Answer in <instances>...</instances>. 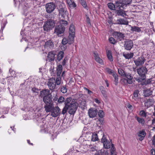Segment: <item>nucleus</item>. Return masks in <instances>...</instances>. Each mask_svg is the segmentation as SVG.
Wrapping results in <instances>:
<instances>
[{"label":"nucleus","mask_w":155,"mask_h":155,"mask_svg":"<svg viewBox=\"0 0 155 155\" xmlns=\"http://www.w3.org/2000/svg\"><path fill=\"white\" fill-rule=\"evenodd\" d=\"M108 8L111 10L114 11L116 16H120L124 17L126 15L124 11L125 5L124 4L121 0H116L114 3L109 2L107 4Z\"/></svg>","instance_id":"nucleus-1"},{"label":"nucleus","mask_w":155,"mask_h":155,"mask_svg":"<svg viewBox=\"0 0 155 155\" xmlns=\"http://www.w3.org/2000/svg\"><path fill=\"white\" fill-rule=\"evenodd\" d=\"M71 97L67 98L65 100V106L62 111V114H64L69 109L68 113L71 115H74L77 110L78 104L76 102L71 101Z\"/></svg>","instance_id":"nucleus-2"},{"label":"nucleus","mask_w":155,"mask_h":155,"mask_svg":"<svg viewBox=\"0 0 155 155\" xmlns=\"http://www.w3.org/2000/svg\"><path fill=\"white\" fill-rule=\"evenodd\" d=\"M54 20L52 19H48L44 23L43 26L44 30L48 31L53 28L55 25Z\"/></svg>","instance_id":"nucleus-3"},{"label":"nucleus","mask_w":155,"mask_h":155,"mask_svg":"<svg viewBox=\"0 0 155 155\" xmlns=\"http://www.w3.org/2000/svg\"><path fill=\"white\" fill-rule=\"evenodd\" d=\"M55 8V4L53 2L48 3L45 5L46 11L48 14H51L52 12Z\"/></svg>","instance_id":"nucleus-4"},{"label":"nucleus","mask_w":155,"mask_h":155,"mask_svg":"<svg viewBox=\"0 0 155 155\" xmlns=\"http://www.w3.org/2000/svg\"><path fill=\"white\" fill-rule=\"evenodd\" d=\"M137 72L140 77L143 78V79H146V74L147 72V70L146 67H142L137 69Z\"/></svg>","instance_id":"nucleus-5"},{"label":"nucleus","mask_w":155,"mask_h":155,"mask_svg":"<svg viewBox=\"0 0 155 155\" xmlns=\"http://www.w3.org/2000/svg\"><path fill=\"white\" fill-rule=\"evenodd\" d=\"M65 27L62 25H58L56 26L54 30V33L58 36H61L65 31Z\"/></svg>","instance_id":"nucleus-6"},{"label":"nucleus","mask_w":155,"mask_h":155,"mask_svg":"<svg viewBox=\"0 0 155 155\" xmlns=\"http://www.w3.org/2000/svg\"><path fill=\"white\" fill-rule=\"evenodd\" d=\"M47 85L50 90H52L54 89L56 86L55 78H51L49 79Z\"/></svg>","instance_id":"nucleus-7"},{"label":"nucleus","mask_w":155,"mask_h":155,"mask_svg":"<svg viewBox=\"0 0 155 155\" xmlns=\"http://www.w3.org/2000/svg\"><path fill=\"white\" fill-rule=\"evenodd\" d=\"M133 46V43L132 40L128 39L124 41V46L126 50H130Z\"/></svg>","instance_id":"nucleus-8"},{"label":"nucleus","mask_w":155,"mask_h":155,"mask_svg":"<svg viewBox=\"0 0 155 155\" xmlns=\"http://www.w3.org/2000/svg\"><path fill=\"white\" fill-rule=\"evenodd\" d=\"M98 113L97 110L95 108H91L89 109L88 114L90 118H93L95 117Z\"/></svg>","instance_id":"nucleus-9"},{"label":"nucleus","mask_w":155,"mask_h":155,"mask_svg":"<svg viewBox=\"0 0 155 155\" xmlns=\"http://www.w3.org/2000/svg\"><path fill=\"white\" fill-rule=\"evenodd\" d=\"M145 60L143 57H140L137 59H134V61L135 64L137 66H138L142 65L144 63Z\"/></svg>","instance_id":"nucleus-10"},{"label":"nucleus","mask_w":155,"mask_h":155,"mask_svg":"<svg viewBox=\"0 0 155 155\" xmlns=\"http://www.w3.org/2000/svg\"><path fill=\"white\" fill-rule=\"evenodd\" d=\"M60 109L58 107H54L52 110L51 111V115L53 117H56L60 114Z\"/></svg>","instance_id":"nucleus-11"},{"label":"nucleus","mask_w":155,"mask_h":155,"mask_svg":"<svg viewBox=\"0 0 155 155\" xmlns=\"http://www.w3.org/2000/svg\"><path fill=\"white\" fill-rule=\"evenodd\" d=\"M101 141L103 143L104 146L106 149H108L110 147V143L104 137V134L101 139Z\"/></svg>","instance_id":"nucleus-12"},{"label":"nucleus","mask_w":155,"mask_h":155,"mask_svg":"<svg viewBox=\"0 0 155 155\" xmlns=\"http://www.w3.org/2000/svg\"><path fill=\"white\" fill-rule=\"evenodd\" d=\"M51 94L49 89H45L42 90L40 91L39 96L43 98L45 97L48 96Z\"/></svg>","instance_id":"nucleus-13"},{"label":"nucleus","mask_w":155,"mask_h":155,"mask_svg":"<svg viewBox=\"0 0 155 155\" xmlns=\"http://www.w3.org/2000/svg\"><path fill=\"white\" fill-rule=\"evenodd\" d=\"M52 96L51 95L48 96H46L43 98V101L45 104H50L51 103H53L52 101Z\"/></svg>","instance_id":"nucleus-14"},{"label":"nucleus","mask_w":155,"mask_h":155,"mask_svg":"<svg viewBox=\"0 0 155 155\" xmlns=\"http://www.w3.org/2000/svg\"><path fill=\"white\" fill-rule=\"evenodd\" d=\"M53 103L50 104H46L45 105L44 107L46 112H51L54 107Z\"/></svg>","instance_id":"nucleus-15"},{"label":"nucleus","mask_w":155,"mask_h":155,"mask_svg":"<svg viewBox=\"0 0 155 155\" xmlns=\"http://www.w3.org/2000/svg\"><path fill=\"white\" fill-rule=\"evenodd\" d=\"M129 22L127 20L120 18L118 19L115 21V24L121 25H128Z\"/></svg>","instance_id":"nucleus-16"},{"label":"nucleus","mask_w":155,"mask_h":155,"mask_svg":"<svg viewBox=\"0 0 155 155\" xmlns=\"http://www.w3.org/2000/svg\"><path fill=\"white\" fill-rule=\"evenodd\" d=\"M114 35L115 38H117V39L120 41H121L124 40V36L123 33L117 31L114 32Z\"/></svg>","instance_id":"nucleus-17"},{"label":"nucleus","mask_w":155,"mask_h":155,"mask_svg":"<svg viewBox=\"0 0 155 155\" xmlns=\"http://www.w3.org/2000/svg\"><path fill=\"white\" fill-rule=\"evenodd\" d=\"M55 51H52L48 52V57L49 61L51 62L54 61L55 59Z\"/></svg>","instance_id":"nucleus-18"},{"label":"nucleus","mask_w":155,"mask_h":155,"mask_svg":"<svg viewBox=\"0 0 155 155\" xmlns=\"http://www.w3.org/2000/svg\"><path fill=\"white\" fill-rule=\"evenodd\" d=\"M94 155H109V153L107 150L101 149L98 150Z\"/></svg>","instance_id":"nucleus-19"},{"label":"nucleus","mask_w":155,"mask_h":155,"mask_svg":"<svg viewBox=\"0 0 155 155\" xmlns=\"http://www.w3.org/2000/svg\"><path fill=\"white\" fill-rule=\"evenodd\" d=\"M126 77L127 80V83L129 84H131L133 83L132 79L133 77L132 76L131 74L130 73H127L125 74L124 76Z\"/></svg>","instance_id":"nucleus-20"},{"label":"nucleus","mask_w":155,"mask_h":155,"mask_svg":"<svg viewBox=\"0 0 155 155\" xmlns=\"http://www.w3.org/2000/svg\"><path fill=\"white\" fill-rule=\"evenodd\" d=\"M44 46L45 48H52L54 46V43L51 40H48L45 42Z\"/></svg>","instance_id":"nucleus-21"},{"label":"nucleus","mask_w":155,"mask_h":155,"mask_svg":"<svg viewBox=\"0 0 155 155\" xmlns=\"http://www.w3.org/2000/svg\"><path fill=\"white\" fill-rule=\"evenodd\" d=\"M59 15L63 18H64L65 16H67L68 15V13L67 10L66 8L63 10L61 9V10L59 11Z\"/></svg>","instance_id":"nucleus-22"},{"label":"nucleus","mask_w":155,"mask_h":155,"mask_svg":"<svg viewBox=\"0 0 155 155\" xmlns=\"http://www.w3.org/2000/svg\"><path fill=\"white\" fill-rule=\"evenodd\" d=\"M146 135V133L144 131H140L138 133V136L140 137L139 140L140 141H142L144 139V137Z\"/></svg>","instance_id":"nucleus-23"},{"label":"nucleus","mask_w":155,"mask_h":155,"mask_svg":"<svg viewBox=\"0 0 155 155\" xmlns=\"http://www.w3.org/2000/svg\"><path fill=\"white\" fill-rule=\"evenodd\" d=\"M64 56V52L62 51H60L58 55L57 59H56V61L57 62L60 61L63 58Z\"/></svg>","instance_id":"nucleus-24"},{"label":"nucleus","mask_w":155,"mask_h":155,"mask_svg":"<svg viewBox=\"0 0 155 155\" xmlns=\"http://www.w3.org/2000/svg\"><path fill=\"white\" fill-rule=\"evenodd\" d=\"M143 93L144 97H147L152 95V91L150 89L144 90Z\"/></svg>","instance_id":"nucleus-25"},{"label":"nucleus","mask_w":155,"mask_h":155,"mask_svg":"<svg viewBox=\"0 0 155 155\" xmlns=\"http://www.w3.org/2000/svg\"><path fill=\"white\" fill-rule=\"evenodd\" d=\"M69 35L68 36V39L69 41V45H71L74 42V37L75 34L73 33H69Z\"/></svg>","instance_id":"nucleus-26"},{"label":"nucleus","mask_w":155,"mask_h":155,"mask_svg":"<svg viewBox=\"0 0 155 155\" xmlns=\"http://www.w3.org/2000/svg\"><path fill=\"white\" fill-rule=\"evenodd\" d=\"M99 89L101 93L104 97H107V92L104 87L101 86L99 87Z\"/></svg>","instance_id":"nucleus-27"},{"label":"nucleus","mask_w":155,"mask_h":155,"mask_svg":"<svg viewBox=\"0 0 155 155\" xmlns=\"http://www.w3.org/2000/svg\"><path fill=\"white\" fill-rule=\"evenodd\" d=\"M153 101L152 99H149L147 100L145 103V106L147 107H150L153 104Z\"/></svg>","instance_id":"nucleus-28"},{"label":"nucleus","mask_w":155,"mask_h":155,"mask_svg":"<svg viewBox=\"0 0 155 155\" xmlns=\"http://www.w3.org/2000/svg\"><path fill=\"white\" fill-rule=\"evenodd\" d=\"M62 67L61 65L59 64L57 67V69L56 70V74L57 76H61V73L62 71Z\"/></svg>","instance_id":"nucleus-29"},{"label":"nucleus","mask_w":155,"mask_h":155,"mask_svg":"<svg viewBox=\"0 0 155 155\" xmlns=\"http://www.w3.org/2000/svg\"><path fill=\"white\" fill-rule=\"evenodd\" d=\"M110 155H117V152L116 151V149L114 147V144L112 143L111 147L110 149Z\"/></svg>","instance_id":"nucleus-30"},{"label":"nucleus","mask_w":155,"mask_h":155,"mask_svg":"<svg viewBox=\"0 0 155 155\" xmlns=\"http://www.w3.org/2000/svg\"><path fill=\"white\" fill-rule=\"evenodd\" d=\"M141 28H139L136 26H131V30L133 32L135 31L137 32H140L141 31Z\"/></svg>","instance_id":"nucleus-31"},{"label":"nucleus","mask_w":155,"mask_h":155,"mask_svg":"<svg viewBox=\"0 0 155 155\" xmlns=\"http://www.w3.org/2000/svg\"><path fill=\"white\" fill-rule=\"evenodd\" d=\"M123 56L126 59H129L133 58L134 56V53H130L127 54L123 53Z\"/></svg>","instance_id":"nucleus-32"},{"label":"nucleus","mask_w":155,"mask_h":155,"mask_svg":"<svg viewBox=\"0 0 155 155\" xmlns=\"http://www.w3.org/2000/svg\"><path fill=\"white\" fill-rule=\"evenodd\" d=\"M66 8L64 3L61 2H60L59 3L58 8V11L61 10V9L63 10L64 9Z\"/></svg>","instance_id":"nucleus-33"},{"label":"nucleus","mask_w":155,"mask_h":155,"mask_svg":"<svg viewBox=\"0 0 155 155\" xmlns=\"http://www.w3.org/2000/svg\"><path fill=\"white\" fill-rule=\"evenodd\" d=\"M112 76H113L114 79V84L115 85H117L118 84V76L116 73L113 74Z\"/></svg>","instance_id":"nucleus-34"},{"label":"nucleus","mask_w":155,"mask_h":155,"mask_svg":"<svg viewBox=\"0 0 155 155\" xmlns=\"http://www.w3.org/2000/svg\"><path fill=\"white\" fill-rule=\"evenodd\" d=\"M107 57L109 60L110 61H113V58H112V56L111 52L110 51H108L107 52Z\"/></svg>","instance_id":"nucleus-35"},{"label":"nucleus","mask_w":155,"mask_h":155,"mask_svg":"<svg viewBox=\"0 0 155 155\" xmlns=\"http://www.w3.org/2000/svg\"><path fill=\"white\" fill-rule=\"evenodd\" d=\"M75 29L74 26L73 25H71L69 30V33L75 34Z\"/></svg>","instance_id":"nucleus-36"},{"label":"nucleus","mask_w":155,"mask_h":155,"mask_svg":"<svg viewBox=\"0 0 155 155\" xmlns=\"http://www.w3.org/2000/svg\"><path fill=\"white\" fill-rule=\"evenodd\" d=\"M98 138L96 134H93L92 136L91 140L93 141H95L98 140Z\"/></svg>","instance_id":"nucleus-37"},{"label":"nucleus","mask_w":155,"mask_h":155,"mask_svg":"<svg viewBox=\"0 0 155 155\" xmlns=\"http://www.w3.org/2000/svg\"><path fill=\"white\" fill-rule=\"evenodd\" d=\"M118 72L119 74L123 77H124L125 75V74H126L127 73H125L124 70L121 68L118 69Z\"/></svg>","instance_id":"nucleus-38"},{"label":"nucleus","mask_w":155,"mask_h":155,"mask_svg":"<svg viewBox=\"0 0 155 155\" xmlns=\"http://www.w3.org/2000/svg\"><path fill=\"white\" fill-rule=\"evenodd\" d=\"M132 0H123V1H121L125 5V6L124 7V9L125 7L127 6V5L130 4L132 2Z\"/></svg>","instance_id":"nucleus-39"},{"label":"nucleus","mask_w":155,"mask_h":155,"mask_svg":"<svg viewBox=\"0 0 155 155\" xmlns=\"http://www.w3.org/2000/svg\"><path fill=\"white\" fill-rule=\"evenodd\" d=\"M137 120L139 123L141 124H143L145 123V120L143 118L137 117Z\"/></svg>","instance_id":"nucleus-40"},{"label":"nucleus","mask_w":155,"mask_h":155,"mask_svg":"<svg viewBox=\"0 0 155 155\" xmlns=\"http://www.w3.org/2000/svg\"><path fill=\"white\" fill-rule=\"evenodd\" d=\"M69 41L68 39H67L65 38H64L62 39V44L63 45H64L67 43H68V44H69Z\"/></svg>","instance_id":"nucleus-41"},{"label":"nucleus","mask_w":155,"mask_h":155,"mask_svg":"<svg viewBox=\"0 0 155 155\" xmlns=\"http://www.w3.org/2000/svg\"><path fill=\"white\" fill-rule=\"evenodd\" d=\"M79 2L84 8L87 9V5L84 0H81Z\"/></svg>","instance_id":"nucleus-42"},{"label":"nucleus","mask_w":155,"mask_h":155,"mask_svg":"<svg viewBox=\"0 0 155 155\" xmlns=\"http://www.w3.org/2000/svg\"><path fill=\"white\" fill-rule=\"evenodd\" d=\"M61 91L63 93H65L67 92V89L65 85L61 86Z\"/></svg>","instance_id":"nucleus-43"},{"label":"nucleus","mask_w":155,"mask_h":155,"mask_svg":"<svg viewBox=\"0 0 155 155\" xmlns=\"http://www.w3.org/2000/svg\"><path fill=\"white\" fill-rule=\"evenodd\" d=\"M147 113L144 110H141L140 111L139 114L141 117H146L147 116Z\"/></svg>","instance_id":"nucleus-44"},{"label":"nucleus","mask_w":155,"mask_h":155,"mask_svg":"<svg viewBox=\"0 0 155 155\" xmlns=\"http://www.w3.org/2000/svg\"><path fill=\"white\" fill-rule=\"evenodd\" d=\"M68 22L67 21L62 20L60 21L59 25H62V26L65 27V26H66Z\"/></svg>","instance_id":"nucleus-45"},{"label":"nucleus","mask_w":155,"mask_h":155,"mask_svg":"<svg viewBox=\"0 0 155 155\" xmlns=\"http://www.w3.org/2000/svg\"><path fill=\"white\" fill-rule=\"evenodd\" d=\"M65 101L64 98L62 96H61L58 99V102L59 103H61L64 102H65Z\"/></svg>","instance_id":"nucleus-46"},{"label":"nucleus","mask_w":155,"mask_h":155,"mask_svg":"<svg viewBox=\"0 0 155 155\" xmlns=\"http://www.w3.org/2000/svg\"><path fill=\"white\" fill-rule=\"evenodd\" d=\"M139 92V91L137 90L134 91V97L137 98L138 97Z\"/></svg>","instance_id":"nucleus-47"},{"label":"nucleus","mask_w":155,"mask_h":155,"mask_svg":"<svg viewBox=\"0 0 155 155\" xmlns=\"http://www.w3.org/2000/svg\"><path fill=\"white\" fill-rule=\"evenodd\" d=\"M106 70L109 74H111L112 75L115 73L113 70L108 68L106 69Z\"/></svg>","instance_id":"nucleus-48"},{"label":"nucleus","mask_w":155,"mask_h":155,"mask_svg":"<svg viewBox=\"0 0 155 155\" xmlns=\"http://www.w3.org/2000/svg\"><path fill=\"white\" fill-rule=\"evenodd\" d=\"M109 40L110 43L111 44H114L116 43V41L113 38L110 37L109 38Z\"/></svg>","instance_id":"nucleus-49"},{"label":"nucleus","mask_w":155,"mask_h":155,"mask_svg":"<svg viewBox=\"0 0 155 155\" xmlns=\"http://www.w3.org/2000/svg\"><path fill=\"white\" fill-rule=\"evenodd\" d=\"M98 114L99 116L101 117V118H102L104 117V113L103 110H99Z\"/></svg>","instance_id":"nucleus-50"},{"label":"nucleus","mask_w":155,"mask_h":155,"mask_svg":"<svg viewBox=\"0 0 155 155\" xmlns=\"http://www.w3.org/2000/svg\"><path fill=\"white\" fill-rule=\"evenodd\" d=\"M50 14L48 15H46L45 16V17H46L48 18V19H52L54 20V17L53 16V15L52 14Z\"/></svg>","instance_id":"nucleus-51"},{"label":"nucleus","mask_w":155,"mask_h":155,"mask_svg":"<svg viewBox=\"0 0 155 155\" xmlns=\"http://www.w3.org/2000/svg\"><path fill=\"white\" fill-rule=\"evenodd\" d=\"M81 107L82 108H84L86 106L85 102L84 101H82L80 104Z\"/></svg>","instance_id":"nucleus-52"},{"label":"nucleus","mask_w":155,"mask_h":155,"mask_svg":"<svg viewBox=\"0 0 155 155\" xmlns=\"http://www.w3.org/2000/svg\"><path fill=\"white\" fill-rule=\"evenodd\" d=\"M94 57L95 60H97V59H98L99 58H100L99 57L98 54L97 52H94Z\"/></svg>","instance_id":"nucleus-53"},{"label":"nucleus","mask_w":155,"mask_h":155,"mask_svg":"<svg viewBox=\"0 0 155 155\" xmlns=\"http://www.w3.org/2000/svg\"><path fill=\"white\" fill-rule=\"evenodd\" d=\"M143 78H142V77H140V78H135V80L138 82H141L143 81H144L145 80V79H143Z\"/></svg>","instance_id":"nucleus-54"},{"label":"nucleus","mask_w":155,"mask_h":155,"mask_svg":"<svg viewBox=\"0 0 155 155\" xmlns=\"http://www.w3.org/2000/svg\"><path fill=\"white\" fill-rule=\"evenodd\" d=\"M95 61H96V62H97L99 64H103V61L100 58L97 59V60H95Z\"/></svg>","instance_id":"nucleus-55"},{"label":"nucleus","mask_w":155,"mask_h":155,"mask_svg":"<svg viewBox=\"0 0 155 155\" xmlns=\"http://www.w3.org/2000/svg\"><path fill=\"white\" fill-rule=\"evenodd\" d=\"M86 21H87V24L90 25H91V23L90 22V18L88 16H87V15H86Z\"/></svg>","instance_id":"nucleus-56"},{"label":"nucleus","mask_w":155,"mask_h":155,"mask_svg":"<svg viewBox=\"0 0 155 155\" xmlns=\"http://www.w3.org/2000/svg\"><path fill=\"white\" fill-rule=\"evenodd\" d=\"M69 5L70 7L72 8H74L76 6L75 3L74 2H72V3H71Z\"/></svg>","instance_id":"nucleus-57"},{"label":"nucleus","mask_w":155,"mask_h":155,"mask_svg":"<svg viewBox=\"0 0 155 155\" xmlns=\"http://www.w3.org/2000/svg\"><path fill=\"white\" fill-rule=\"evenodd\" d=\"M121 81L122 82H123L124 84H128L127 83V79L126 78H123L121 79Z\"/></svg>","instance_id":"nucleus-58"},{"label":"nucleus","mask_w":155,"mask_h":155,"mask_svg":"<svg viewBox=\"0 0 155 155\" xmlns=\"http://www.w3.org/2000/svg\"><path fill=\"white\" fill-rule=\"evenodd\" d=\"M31 90L34 93H38V91L39 90L38 89L34 87L32 88Z\"/></svg>","instance_id":"nucleus-59"},{"label":"nucleus","mask_w":155,"mask_h":155,"mask_svg":"<svg viewBox=\"0 0 155 155\" xmlns=\"http://www.w3.org/2000/svg\"><path fill=\"white\" fill-rule=\"evenodd\" d=\"M152 143L153 145H155V135L153 137Z\"/></svg>","instance_id":"nucleus-60"},{"label":"nucleus","mask_w":155,"mask_h":155,"mask_svg":"<svg viewBox=\"0 0 155 155\" xmlns=\"http://www.w3.org/2000/svg\"><path fill=\"white\" fill-rule=\"evenodd\" d=\"M50 71L51 74H54L55 71L54 70V68L51 67L50 68Z\"/></svg>","instance_id":"nucleus-61"},{"label":"nucleus","mask_w":155,"mask_h":155,"mask_svg":"<svg viewBox=\"0 0 155 155\" xmlns=\"http://www.w3.org/2000/svg\"><path fill=\"white\" fill-rule=\"evenodd\" d=\"M84 89H85L87 91L88 93L89 94H91V93H92V92L90 90L88 89H87V88L86 87H84Z\"/></svg>","instance_id":"nucleus-62"},{"label":"nucleus","mask_w":155,"mask_h":155,"mask_svg":"<svg viewBox=\"0 0 155 155\" xmlns=\"http://www.w3.org/2000/svg\"><path fill=\"white\" fill-rule=\"evenodd\" d=\"M61 76H57V78L56 80H55L56 81H61Z\"/></svg>","instance_id":"nucleus-63"},{"label":"nucleus","mask_w":155,"mask_h":155,"mask_svg":"<svg viewBox=\"0 0 155 155\" xmlns=\"http://www.w3.org/2000/svg\"><path fill=\"white\" fill-rule=\"evenodd\" d=\"M67 59H66L65 58H64V60H63V61L62 62V64L63 65H65V63L66 62V61H67Z\"/></svg>","instance_id":"nucleus-64"}]
</instances>
